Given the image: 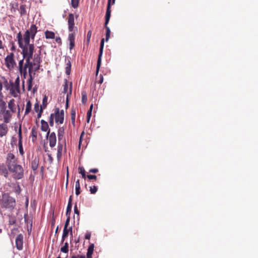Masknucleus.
Wrapping results in <instances>:
<instances>
[{"instance_id": "f257e3e1", "label": "nucleus", "mask_w": 258, "mask_h": 258, "mask_svg": "<svg viewBox=\"0 0 258 258\" xmlns=\"http://www.w3.org/2000/svg\"><path fill=\"white\" fill-rule=\"evenodd\" d=\"M17 38L19 46L22 49L21 53L23 54V50L26 49L27 52L30 51V46L32 48L33 53H34V45L33 44H30V35L28 30H26L24 35L23 38L21 33L20 32L18 33Z\"/></svg>"}, {"instance_id": "f03ea898", "label": "nucleus", "mask_w": 258, "mask_h": 258, "mask_svg": "<svg viewBox=\"0 0 258 258\" xmlns=\"http://www.w3.org/2000/svg\"><path fill=\"white\" fill-rule=\"evenodd\" d=\"M0 214L3 215V209L8 210L9 211H12L16 205L15 199L9 196L8 194L3 195L2 200L0 203Z\"/></svg>"}, {"instance_id": "7ed1b4c3", "label": "nucleus", "mask_w": 258, "mask_h": 258, "mask_svg": "<svg viewBox=\"0 0 258 258\" xmlns=\"http://www.w3.org/2000/svg\"><path fill=\"white\" fill-rule=\"evenodd\" d=\"M9 170L13 173L15 179H22L24 176V170L22 166L17 164V162H10L8 165Z\"/></svg>"}, {"instance_id": "20e7f679", "label": "nucleus", "mask_w": 258, "mask_h": 258, "mask_svg": "<svg viewBox=\"0 0 258 258\" xmlns=\"http://www.w3.org/2000/svg\"><path fill=\"white\" fill-rule=\"evenodd\" d=\"M22 55L24 56V58H25L26 60L23 69L27 71V69L28 68L29 75L32 74V72H34L32 61H31V59L32 58L33 55L32 48L30 46V51H29L28 52H27V50H26V49H24L23 54Z\"/></svg>"}, {"instance_id": "39448f33", "label": "nucleus", "mask_w": 258, "mask_h": 258, "mask_svg": "<svg viewBox=\"0 0 258 258\" xmlns=\"http://www.w3.org/2000/svg\"><path fill=\"white\" fill-rule=\"evenodd\" d=\"M104 44V39L102 38L101 39V42H100L99 52L98 60H97V62L96 71V75H97L99 73V70H100V68L101 67V58H102L103 52Z\"/></svg>"}, {"instance_id": "423d86ee", "label": "nucleus", "mask_w": 258, "mask_h": 258, "mask_svg": "<svg viewBox=\"0 0 258 258\" xmlns=\"http://www.w3.org/2000/svg\"><path fill=\"white\" fill-rule=\"evenodd\" d=\"M12 113L8 110L0 111V120H4L6 123H9L11 121Z\"/></svg>"}, {"instance_id": "0eeeda50", "label": "nucleus", "mask_w": 258, "mask_h": 258, "mask_svg": "<svg viewBox=\"0 0 258 258\" xmlns=\"http://www.w3.org/2000/svg\"><path fill=\"white\" fill-rule=\"evenodd\" d=\"M39 54H35L34 55L33 62L32 61V67L35 66L34 68V75H35V72L37 71L40 67V63L42 61V59L40 56L41 50L39 51Z\"/></svg>"}, {"instance_id": "6e6552de", "label": "nucleus", "mask_w": 258, "mask_h": 258, "mask_svg": "<svg viewBox=\"0 0 258 258\" xmlns=\"http://www.w3.org/2000/svg\"><path fill=\"white\" fill-rule=\"evenodd\" d=\"M54 115H55L56 123H63L64 120V110L63 109L60 111L58 108H55Z\"/></svg>"}, {"instance_id": "1a4fd4ad", "label": "nucleus", "mask_w": 258, "mask_h": 258, "mask_svg": "<svg viewBox=\"0 0 258 258\" xmlns=\"http://www.w3.org/2000/svg\"><path fill=\"white\" fill-rule=\"evenodd\" d=\"M14 53L11 52L9 55H7L5 59L6 66L10 70L12 69L16 66V62L14 59Z\"/></svg>"}, {"instance_id": "9d476101", "label": "nucleus", "mask_w": 258, "mask_h": 258, "mask_svg": "<svg viewBox=\"0 0 258 258\" xmlns=\"http://www.w3.org/2000/svg\"><path fill=\"white\" fill-rule=\"evenodd\" d=\"M15 242L17 249L19 250H22L23 247V236L21 234L17 235Z\"/></svg>"}, {"instance_id": "9b49d317", "label": "nucleus", "mask_w": 258, "mask_h": 258, "mask_svg": "<svg viewBox=\"0 0 258 258\" xmlns=\"http://www.w3.org/2000/svg\"><path fill=\"white\" fill-rule=\"evenodd\" d=\"M18 137H19V143H18V146H19V152L21 155H23L24 154V151L23 148V145H22V127H21V124L20 125L18 130Z\"/></svg>"}, {"instance_id": "f8f14e48", "label": "nucleus", "mask_w": 258, "mask_h": 258, "mask_svg": "<svg viewBox=\"0 0 258 258\" xmlns=\"http://www.w3.org/2000/svg\"><path fill=\"white\" fill-rule=\"evenodd\" d=\"M68 30L69 32H72L74 30L75 22H74V15L72 13L69 14L68 17Z\"/></svg>"}, {"instance_id": "ddd939ff", "label": "nucleus", "mask_w": 258, "mask_h": 258, "mask_svg": "<svg viewBox=\"0 0 258 258\" xmlns=\"http://www.w3.org/2000/svg\"><path fill=\"white\" fill-rule=\"evenodd\" d=\"M111 2H110V0H108L107 2V10L105 14V25H107L110 18L111 16Z\"/></svg>"}, {"instance_id": "4468645a", "label": "nucleus", "mask_w": 258, "mask_h": 258, "mask_svg": "<svg viewBox=\"0 0 258 258\" xmlns=\"http://www.w3.org/2000/svg\"><path fill=\"white\" fill-rule=\"evenodd\" d=\"M31 39L34 40L35 36L37 32V27L35 24L31 25L29 29H28Z\"/></svg>"}, {"instance_id": "2eb2a0df", "label": "nucleus", "mask_w": 258, "mask_h": 258, "mask_svg": "<svg viewBox=\"0 0 258 258\" xmlns=\"http://www.w3.org/2000/svg\"><path fill=\"white\" fill-rule=\"evenodd\" d=\"M71 57L70 56H66L65 57V61H66V73L67 75H69L71 73Z\"/></svg>"}, {"instance_id": "dca6fc26", "label": "nucleus", "mask_w": 258, "mask_h": 258, "mask_svg": "<svg viewBox=\"0 0 258 258\" xmlns=\"http://www.w3.org/2000/svg\"><path fill=\"white\" fill-rule=\"evenodd\" d=\"M41 131L43 132L48 131L47 135H46V137L48 138V135L50 133V130H49V126H48V123L46 121H45L44 120L42 119L41 120Z\"/></svg>"}, {"instance_id": "f3484780", "label": "nucleus", "mask_w": 258, "mask_h": 258, "mask_svg": "<svg viewBox=\"0 0 258 258\" xmlns=\"http://www.w3.org/2000/svg\"><path fill=\"white\" fill-rule=\"evenodd\" d=\"M68 40L70 42L69 48L72 50L75 46V34L73 33H69Z\"/></svg>"}, {"instance_id": "a211bd4d", "label": "nucleus", "mask_w": 258, "mask_h": 258, "mask_svg": "<svg viewBox=\"0 0 258 258\" xmlns=\"http://www.w3.org/2000/svg\"><path fill=\"white\" fill-rule=\"evenodd\" d=\"M7 125L3 123L0 124V137H2L5 136L7 134Z\"/></svg>"}, {"instance_id": "6ab92c4d", "label": "nucleus", "mask_w": 258, "mask_h": 258, "mask_svg": "<svg viewBox=\"0 0 258 258\" xmlns=\"http://www.w3.org/2000/svg\"><path fill=\"white\" fill-rule=\"evenodd\" d=\"M72 196H70L69 199L68 204V206H67V210H66V215L67 216H70V214L72 211Z\"/></svg>"}, {"instance_id": "aec40b11", "label": "nucleus", "mask_w": 258, "mask_h": 258, "mask_svg": "<svg viewBox=\"0 0 258 258\" xmlns=\"http://www.w3.org/2000/svg\"><path fill=\"white\" fill-rule=\"evenodd\" d=\"M34 76L35 75H34V74L29 75V79L27 82L28 91H30L32 89V87L33 86V80L34 78Z\"/></svg>"}, {"instance_id": "412c9836", "label": "nucleus", "mask_w": 258, "mask_h": 258, "mask_svg": "<svg viewBox=\"0 0 258 258\" xmlns=\"http://www.w3.org/2000/svg\"><path fill=\"white\" fill-rule=\"evenodd\" d=\"M39 159L37 157H35L31 162V168L33 170H36L39 165Z\"/></svg>"}, {"instance_id": "4be33fe9", "label": "nucleus", "mask_w": 258, "mask_h": 258, "mask_svg": "<svg viewBox=\"0 0 258 258\" xmlns=\"http://www.w3.org/2000/svg\"><path fill=\"white\" fill-rule=\"evenodd\" d=\"M94 245L93 243L91 244L89 246L87 252V258H92V255L94 251Z\"/></svg>"}, {"instance_id": "5701e85b", "label": "nucleus", "mask_w": 258, "mask_h": 258, "mask_svg": "<svg viewBox=\"0 0 258 258\" xmlns=\"http://www.w3.org/2000/svg\"><path fill=\"white\" fill-rule=\"evenodd\" d=\"M17 162V160L15 159V157L14 154L12 153L8 154L7 159V165L8 167L9 163L10 162Z\"/></svg>"}, {"instance_id": "b1692460", "label": "nucleus", "mask_w": 258, "mask_h": 258, "mask_svg": "<svg viewBox=\"0 0 258 258\" xmlns=\"http://www.w3.org/2000/svg\"><path fill=\"white\" fill-rule=\"evenodd\" d=\"M0 171L5 177H8V170L4 164L0 165Z\"/></svg>"}, {"instance_id": "393cba45", "label": "nucleus", "mask_w": 258, "mask_h": 258, "mask_svg": "<svg viewBox=\"0 0 258 258\" xmlns=\"http://www.w3.org/2000/svg\"><path fill=\"white\" fill-rule=\"evenodd\" d=\"M72 89H73V84H72V82H71L70 84L69 92L68 93L67 95L66 103V108H67L69 107V97L70 95H71L72 94Z\"/></svg>"}, {"instance_id": "a878e982", "label": "nucleus", "mask_w": 258, "mask_h": 258, "mask_svg": "<svg viewBox=\"0 0 258 258\" xmlns=\"http://www.w3.org/2000/svg\"><path fill=\"white\" fill-rule=\"evenodd\" d=\"M14 106L15 100L14 99H12L10 100V101L8 103V107L12 112H14L15 111Z\"/></svg>"}, {"instance_id": "bb28decb", "label": "nucleus", "mask_w": 258, "mask_h": 258, "mask_svg": "<svg viewBox=\"0 0 258 258\" xmlns=\"http://www.w3.org/2000/svg\"><path fill=\"white\" fill-rule=\"evenodd\" d=\"M45 36L46 39H53L55 37V34L52 31L47 30L45 32Z\"/></svg>"}, {"instance_id": "cd10ccee", "label": "nucleus", "mask_w": 258, "mask_h": 258, "mask_svg": "<svg viewBox=\"0 0 258 258\" xmlns=\"http://www.w3.org/2000/svg\"><path fill=\"white\" fill-rule=\"evenodd\" d=\"M31 136L32 137V141L34 143L36 141L37 137V133L36 131L35 127H33L31 130Z\"/></svg>"}, {"instance_id": "c85d7f7f", "label": "nucleus", "mask_w": 258, "mask_h": 258, "mask_svg": "<svg viewBox=\"0 0 258 258\" xmlns=\"http://www.w3.org/2000/svg\"><path fill=\"white\" fill-rule=\"evenodd\" d=\"M75 189H76V195L77 196H78L80 194L81 191H80V181L79 179H78L76 181L75 184Z\"/></svg>"}, {"instance_id": "c756f323", "label": "nucleus", "mask_w": 258, "mask_h": 258, "mask_svg": "<svg viewBox=\"0 0 258 258\" xmlns=\"http://www.w3.org/2000/svg\"><path fill=\"white\" fill-rule=\"evenodd\" d=\"M69 233V232H68V228L64 227L61 241V243L64 242V239L68 236Z\"/></svg>"}, {"instance_id": "7c9ffc66", "label": "nucleus", "mask_w": 258, "mask_h": 258, "mask_svg": "<svg viewBox=\"0 0 258 258\" xmlns=\"http://www.w3.org/2000/svg\"><path fill=\"white\" fill-rule=\"evenodd\" d=\"M49 146L50 147H54L56 143V138L49 137Z\"/></svg>"}, {"instance_id": "2f4dec72", "label": "nucleus", "mask_w": 258, "mask_h": 258, "mask_svg": "<svg viewBox=\"0 0 258 258\" xmlns=\"http://www.w3.org/2000/svg\"><path fill=\"white\" fill-rule=\"evenodd\" d=\"M104 27L106 29V36H105V41H108V40L109 39L110 37V30L109 27L107 26V25H105Z\"/></svg>"}, {"instance_id": "473e14b6", "label": "nucleus", "mask_w": 258, "mask_h": 258, "mask_svg": "<svg viewBox=\"0 0 258 258\" xmlns=\"http://www.w3.org/2000/svg\"><path fill=\"white\" fill-rule=\"evenodd\" d=\"M31 107H32L31 103L30 101H28L26 103V109H25V114L30 112V111L31 110Z\"/></svg>"}, {"instance_id": "72a5a7b5", "label": "nucleus", "mask_w": 258, "mask_h": 258, "mask_svg": "<svg viewBox=\"0 0 258 258\" xmlns=\"http://www.w3.org/2000/svg\"><path fill=\"white\" fill-rule=\"evenodd\" d=\"M75 118H76V111L74 109H72L71 110V121L72 124L75 125Z\"/></svg>"}, {"instance_id": "f704fd0d", "label": "nucleus", "mask_w": 258, "mask_h": 258, "mask_svg": "<svg viewBox=\"0 0 258 258\" xmlns=\"http://www.w3.org/2000/svg\"><path fill=\"white\" fill-rule=\"evenodd\" d=\"M60 251L63 253H68L69 251V244L67 242L64 243L63 246L60 248Z\"/></svg>"}, {"instance_id": "c9c22d12", "label": "nucleus", "mask_w": 258, "mask_h": 258, "mask_svg": "<svg viewBox=\"0 0 258 258\" xmlns=\"http://www.w3.org/2000/svg\"><path fill=\"white\" fill-rule=\"evenodd\" d=\"M20 14L21 16L25 15L26 14V6L22 5L20 7Z\"/></svg>"}, {"instance_id": "e433bc0d", "label": "nucleus", "mask_w": 258, "mask_h": 258, "mask_svg": "<svg viewBox=\"0 0 258 258\" xmlns=\"http://www.w3.org/2000/svg\"><path fill=\"white\" fill-rule=\"evenodd\" d=\"M7 104L3 100L2 98L0 100V111L6 110Z\"/></svg>"}, {"instance_id": "4c0bfd02", "label": "nucleus", "mask_w": 258, "mask_h": 258, "mask_svg": "<svg viewBox=\"0 0 258 258\" xmlns=\"http://www.w3.org/2000/svg\"><path fill=\"white\" fill-rule=\"evenodd\" d=\"M68 91V82L67 79L64 80V84L63 85V93L66 94Z\"/></svg>"}, {"instance_id": "58836bf2", "label": "nucleus", "mask_w": 258, "mask_h": 258, "mask_svg": "<svg viewBox=\"0 0 258 258\" xmlns=\"http://www.w3.org/2000/svg\"><path fill=\"white\" fill-rule=\"evenodd\" d=\"M47 97L46 95H44L43 96V99H42V104L40 106H42L43 110L45 109L47 104Z\"/></svg>"}, {"instance_id": "ea45409f", "label": "nucleus", "mask_w": 258, "mask_h": 258, "mask_svg": "<svg viewBox=\"0 0 258 258\" xmlns=\"http://www.w3.org/2000/svg\"><path fill=\"white\" fill-rule=\"evenodd\" d=\"M87 101V96L86 92L83 91L82 92V102L83 104H85Z\"/></svg>"}, {"instance_id": "a19ab883", "label": "nucleus", "mask_w": 258, "mask_h": 258, "mask_svg": "<svg viewBox=\"0 0 258 258\" xmlns=\"http://www.w3.org/2000/svg\"><path fill=\"white\" fill-rule=\"evenodd\" d=\"M79 170H80L79 173L81 174L82 178H86L87 176L86 175L85 170L83 167H79Z\"/></svg>"}, {"instance_id": "79ce46f5", "label": "nucleus", "mask_w": 258, "mask_h": 258, "mask_svg": "<svg viewBox=\"0 0 258 258\" xmlns=\"http://www.w3.org/2000/svg\"><path fill=\"white\" fill-rule=\"evenodd\" d=\"M11 88L10 89V92H11V93L12 94V95L14 97H18V95L15 92V90L14 88V84L13 82H11Z\"/></svg>"}, {"instance_id": "37998d69", "label": "nucleus", "mask_w": 258, "mask_h": 258, "mask_svg": "<svg viewBox=\"0 0 258 258\" xmlns=\"http://www.w3.org/2000/svg\"><path fill=\"white\" fill-rule=\"evenodd\" d=\"M24 59H25V58H24V56H23V59L20 60L19 62V67L20 73L22 72V70L23 69V66L24 64Z\"/></svg>"}, {"instance_id": "c03bdc74", "label": "nucleus", "mask_w": 258, "mask_h": 258, "mask_svg": "<svg viewBox=\"0 0 258 258\" xmlns=\"http://www.w3.org/2000/svg\"><path fill=\"white\" fill-rule=\"evenodd\" d=\"M91 35H92V31H91V30H89L87 33V40H86V44L88 45H89V44L90 43V39L91 37Z\"/></svg>"}, {"instance_id": "a18cd8bd", "label": "nucleus", "mask_w": 258, "mask_h": 258, "mask_svg": "<svg viewBox=\"0 0 258 258\" xmlns=\"http://www.w3.org/2000/svg\"><path fill=\"white\" fill-rule=\"evenodd\" d=\"M98 190L97 186L94 185L90 187V191L92 194H95Z\"/></svg>"}, {"instance_id": "49530a36", "label": "nucleus", "mask_w": 258, "mask_h": 258, "mask_svg": "<svg viewBox=\"0 0 258 258\" xmlns=\"http://www.w3.org/2000/svg\"><path fill=\"white\" fill-rule=\"evenodd\" d=\"M79 0H71V5L73 8H76L78 6Z\"/></svg>"}, {"instance_id": "de8ad7c7", "label": "nucleus", "mask_w": 258, "mask_h": 258, "mask_svg": "<svg viewBox=\"0 0 258 258\" xmlns=\"http://www.w3.org/2000/svg\"><path fill=\"white\" fill-rule=\"evenodd\" d=\"M49 124L51 126H53L54 125V114L51 113L49 117Z\"/></svg>"}, {"instance_id": "09e8293b", "label": "nucleus", "mask_w": 258, "mask_h": 258, "mask_svg": "<svg viewBox=\"0 0 258 258\" xmlns=\"http://www.w3.org/2000/svg\"><path fill=\"white\" fill-rule=\"evenodd\" d=\"M58 136V143H60L61 142V143H65L66 144V140L63 139V135H57Z\"/></svg>"}, {"instance_id": "8fccbe9b", "label": "nucleus", "mask_w": 258, "mask_h": 258, "mask_svg": "<svg viewBox=\"0 0 258 258\" xmlns=\"http://www.w3.org/2000/svg\"><path fill=\"white\" fill-rule=\"evenodd\" d=\"M64 132V128L63 127H59L58 129L57 135H63Z\"/></svg>"}, {"instance_id": "3c124183", "label": "nucleus", "mask_w": 258, "mask_h": 258, "mask_svg": "<svg viewBox=\"0 0 258 258\" xmlns=\"http://www.w3.org/2000/svg\"><path fill=\"white\" fill-rule=\"evenodd\" d=\"M17 138L15 137H12V138L11 139V144L12 145V146L16 145L17 144Z\"/></svg>"}, {"instance_id": "603ef678", "label": "nucleus", "mask_w": 258, "mask_h": 258, "mask_svg": "<svg viewBox=\"0 0 258 258\" xmlns=\"http://www.w3.org/2000/svg\"><path fill=\"white\" fill-rule=\"evenodd\" d=\"M10 45H11V50L12 51H14L16 49V47L15 45V42L13 41H11L10 42Z\"/></svg>"}, {"instance_id": "864d4df0", "label": "nucleus", "mask_w": 258, "mask_h": 258, "mask_svg": "<svg viewBox=\"0 0 258 258\" xmlns=\"http://www.w3.org/2000/svg\"><path fill=\"white\" fill-rule=\"evenodd\" d=\"M63 143H58V146H57V151L58 152H61L63 147Z\"/></svg>"}, {"instance_id": "5fc2aeb1", "label": "nucleus", "mask_w": 258, "mask_h": 258, "mask_svg": "<svg viewBox=\"0 0 258 258\" xmlns=\"http://www.w3.org/2000/svg\"><path fill=\"white\" fill-rule=\"evenodd\" d=\"M74 213L75 214L77 215V217L79 218L80 212L79 210L78 209L77 204H76L74 206Z\"/></svg>"}, {"instance_id": "6e6d98bb", "label": "nucleus", "mask_w": 258, "mask_h": 258, "mask_svg": "<svg viewBox=\"0 0 258 258\" xmlns=\"http://www.w3.org/2000/svg\"><path fill=\"white\" fill-rule=\"evenodd\" d=\"M68 216V217L66 221V222L64 224V227H66V228L68 227V226H69V223H70V216Z\"/></svg>"}, {"instance_id": "4d7b16f0", "label": "nucleus", "mask_w": 258, "mask_h": 258, "mask_svg": "<svg viewBox=\"0 0 258 258\" xmlns=\"http://www.w3.org/2000/svg\"><path fill=\"white\" fill-rule=\"evenodd\" d=\"M34 109L35 111L36 112H38V111H39V110H40V109H39V104H38V102L34 104Z\"/></svg>"}, {"instance_id": "13d9d810", "label": "nucleus", "mask_w": 258, "mask_h": 258, "mask_svg": "<svg viewBox=\"0 0 258 258\" xmlns=\"http://www.w3.org/2000/svg\"><path fill=\"white\" fill-rule=\"evenodd\" d=\"M87 177L90 180L96 179H97V176L95 175L89 174V175H87Z\"/></svg>"}, {"instance_id": "bf43d9fd", "label": "nucleus", "mask_w": 258, "mask_h": 258, "mask_svg": "<svg viewBox=\"0 0 258 258\" xmlns=\"http://www.w3.org/2000/svg\"><path fill=\"white\" fill-rule=\"evenodd\" d=\"M71 258H86L85 255H72Z\"/></svg>"}, {"instance_id": "052dcab7", "label": "nucleus", "mask_w": 258, "mask_h": 258, "mask_svg": "<svg viewBox=\"0 0 258 258\" xmlns=\"http://www.w3.org/2000/svg\"><path fill=\"white\" fill-rule=\"evenodd\" d=\"M15 88H18V87H19V86H20V79H19V77H18L16 78V79L15 80Z\"/></svg>"}, {"instance_id": "680f3d73", "label": "nucleus", "mask_w": 258, "mask_h": 258, "mask_svg": "<svg viewBox=\"0 0 258 258\" xmlns=\"http://www.w3.org/2000/svg\"><path fill=\"white\" fill-rule=\"evenodd\" d=\"M91 232L87 231L85 234V238L87 240H89L91 238Z\"/></svg>"}, {"instance_id": "e2e57ef3", "label": "nucleus", "mask_w": 258, "mask_h": 258, "mask_svg": "<svg viewBox=\"0 0 258 258\" xmlns=\"http://www.w3.org/2000/svg\"><path fill=\"white\" fill-rule=\"evenodd\" d=\"M42 111H43L42 106H40V109L39 112L37 114V118H40V117L41 116V113L42 112Z\"/></svg>"}, {"instance_id": "0e129e2a", "label": "nucleus", "mask_w": 258, "mask_h": 258, "mask_svg": "<svg viewBox=\"0 0 258 258\" xmlns=\"http://www.w3.org/2000/svg\"><path fill=\"white\" fill-rule=\"evenodd\" d=\"M98 172V169L97 168H92L89 170V172L96 173Z\"/></svg>"}, {"instance_id": "69168bd1", "label": "nucleus", "mask_w": 258, "mask_h": 258, "mask_svg": "<svg viewBox=\"0 0 258 258\" xmlns=\"http://www.w3.org/2000/svg\"><path fill=\"white\" fill-rule=\"evenodd\" d=\"M99 80L98 81V84H101L103 82V77L102 75H100L99 76Z\"/></svg>"}, {"instance_id": "338daca9", "label": "nucleus", "mask_w": 258, "mask_h": 258, "mask_svg": "<svg viewBox=\"0 0 258 258\" xmlns=\"http://www.w3.org/2000/svg\"><path fill=\"white\" fill-rule=\"evenodd\" d=\"M21 74H23L24 78L25 79L27 76V72L26 70H25L24 69L22 70V72L21 73Z\"/></svg>"}, {"instance_id": "774afa93", "label": "nucleus", "mask_w": 258, "mask_h": 258, "mask_svg": "<svg viewBox=\"0 0 258 258\" xmlns=\"http://www.w3.org/2000/svg\"><path fill=\"white\" fill-rule=\"evenodd\" d=\"M55 41L57 43H61V40L60 37H56L55 38Z\"/></svg>"}]
</instances>
